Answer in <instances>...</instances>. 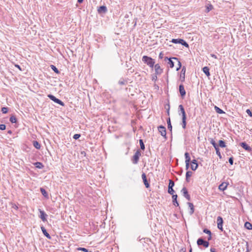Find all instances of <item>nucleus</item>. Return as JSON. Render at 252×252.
<instances>
[{
	"mask_svg": "<svg viewBox=\"0 0 252 252\" xmlns=\"http://www.w3.org/2000/svg\"><path fill=\"white\" fill-rule=\"evenodd\" d=\"M179 108L181 113L182 114V126L183 128L184 129H185L186 128V125H187V123H186L187 118H186V112H185L184 107L182 105H180L179 106Z\"/></svg>",
	"mask_w": 252,
	"mask_h": 252,
	"instance_id": "1",
	"label": "nucleus"
},
{
	"mask_svg": "<svg viewBox=\"0 0 252 252\" xmlns=\"http://www.w3.org/2000/svg\"><path fill=\"white\" fill-rule=\"evenodd\" d=\"M142 61L151 67H153L155 63L154 59L147 56L142 57Z\"/></svg>",
	"mask_w": 252,
	"mask_h": 252,
	"instance_id": "2",
	"label": "nucleus"
},
{
	"mask_svg": "<svg viewBox=\"0 0 252 252\" xmlns=\"http://www.w3.org/2000/svg\"><path fill=\"white\" fill-rule=\"evenodd\" d=\"M171 42L175 44H181L186 47H189V44L184 40L182 39H172Z\"/></svg>",
	"mask_w": 252,
	"mask_h": 252,
	"instance_id": "3",
	"label": "nucleus"
},
{
	"mask_svg": "<svg viewBox=\"0 0 252 252\" xmlns=\"http://www.w3.org/2000/svg\"><path fill=\"white\" fill-rule=\"evenodd\" d=\"M141 152L139 150H137L134 156L132 157V162L134 164H136L139 160V157L141 156Z\"/></svg>",
	"mask_w": 252,
	"mask_h": 252,
	"instance_id": "4",
	"label": "nucleus"
},
{
	"mask_svg": "<svg viewBox=\"0 0 252 252\" xmlns=\"http://www.w3.org/2000/svg\"><path fill=\"white\" fill-rule=\"evenodd\" d=\"M197 244L198 246L202 245L205 248H208L209 245V243L208 241H205L202 238H199L197 240Z\"/></svg>",
	"mask_w": 252,
	"mask_h": 252,
	"instance_id": "5",
	"label": "nucleus"
},
{
	"mask_svg": "<svg viewBox=\"0 0 252 252\" xmlns=\"http://www.w3.org/2000/svg\"><path fill=\"white\" fill-rule=\"evenodd\" d=\"M48 97L50 98L52 100L54 101L55 102L60 104L62 106H64V103L63 101H62L61 100H60L58 98H57L55 96L52 94H49L48 95Z\"/></svg>",
	"mask_w": 252,
	"mask_h": 252,
	"instance_id": "6",
	"label": "nucleus"
},
{
	"mask_svg": "<svg viewBox=\"0 0 252 252\" xmlns=\"http://www.w3.org/2000/svg\"><path fill=\"white\" fill-rule=\"evenodd\" d=\"M181 191L183 193V196L189 201L190 200V195L188 193V190L187 189L185 188V187H184Z\"/></svg>",
	"mask_w": 252,
	"mask_h": 252,
	"instance_id": "7",
	"label": "nucleus"
},
{
	"mask_svg": "<svg viewBox=\"0 0 252 252\" xmlns=\"http://www.w3.org/2000/svg\"><path fill=\"white\" fill-rule=\"evenodd\" d=\"M39 212L40 213V218L43 221H47V215L44 212V211L41 210V209H39Z\"/></svg>",
	"mask_w": 252,
	"mask_h": 252,
	"instance_id": "8",
	"label": "nucleus"
},
{
	"mask_svg": "<svg viewBox=\"0 0 252 252\" xmlns=\"http://www.w3.org/2000/svg\"><path fill=\"white\" fill-rule=\"evenodd\" d=\"M158 131L160 132V134L166 138V131L165 127L163 126H159L158 127Z\"/></svg>",
	"mask_w": 252,
	"mask_h": 252,
	"instance_id": "9",
	"label": "nucleus"
},
{
	"mask_svg": "<svg viewBox=\"0 0 252 252\" xmlns=\"http://www.w3.org/2000/svg\"><path fill=\"white\" fill-rule=\"evenodd\" d=\"M154 67H155V72H156V74L158 75V74H160L162 73L163 70L160 67V66L159 65V64H156Z\"/></svg>",
	"mask_w": 252,
	"mask_h": 252,
	"instance_id": "10",
	"label": "nucleus"
},
{
	"mask_svg": "<svg viewBox=\"0 0 252 252\" xmlns=\"http://www.w3.org/2000/svg\"><path fill=\"white\" fill-rule=\"evenodd\" d=\"M228 185V183L226 182H222L221 184H220L219 186V189L220 190L224 191L225 190Z\"/></svg>",
	"mask_w": 252,
	"mask_h": 252,
	"instance_id": "11",
	"label": "nucleus"
},
{
	"mask_svg": "<svg viewBox=\"0 0 252 252\" xmlns=\"http://www.w3.org/2000/svg\"><path fill=\"white\" fill-rule=\"evenodd\" d=\"M142 178L143 179L144 185H145V187L147 188H148L150 187V185H149L148 180L147 179L146 174H142Z\"/></svg>",
	"mask_w": 252,
	"mask_h": 252,
	"instance_id": "12",
	"label": "nucleus"
},
{
	"mask_svg": "<svg viewBox=\"0 0 252 252\" xmlns=\"http://www.w3.org/2000/svg\"><path fill=\"white\" fill-rule=\"evenodd\" d=\"M240 145L242 147H243L245 150L247 151L250 152L252 151V148L245 142H242L240 144Z\"/></svg>",
	"mask_w": 252,
	"mask_h": 252,
	"instance_id": "13",
	"label": "nucleus"
},
{
	"mask_svg": "<svg viewBox=\"0 0 252 252\" xmlns=\"http://www.w3.org/2000/svg\"><path fill=\"white\" fill-rule=\"evenodd\" d=\"M179 92L180 93L181 95L183 97L186 94V91L184 89V87L183 85H180L179 86Z\"/></svg>",
	"mask_w": 252,
	"mask_h": 252,
	"instance_id": "14",
	"label": "nucleus"
},
{
	"mask_svg": "<svg viewBox=\"0 0 252 252\" xmlns=\"http://www.w3.org/2000/svg\"><path fill=\"white\" fill-rule=\"evenodd\" d=\"M41 229L43 233V234L48 238L50 239L51 238L50 234L47 232L46 229L44 226L41 227Z\"/></svg>",
	"mask_w": 252,
	"mask_h": 252,
	"instance_id": "15",
	"label": "nucleus"
},
{
	"mask_svg": "<svg viewBox=\"0 0 252 252\" xmlns=\"http://www.w3.org/2000/svg\"><path fill=\"white\" fill-rule=\"evenodd\" d=\"M198 167V164L196 161V160H194L191 162L190 164V167L192 170H195L197 169Z\"/></svg>",
	"mask_w": 252,
	"mask_h": 252,
	"instance_id": "16",
	"label": "nucleus"
},
{
	"mask_svg": "<svg viewBox=\"0 0 252 252\" xmlns=\"http://www.w3.org/2000/svg\"><path fill=\"white\" fill-rule=\"evenodd\" d=\"M164 60H168V64L170 68H173L174 67V62L172 60V59H169L167 57H165Z\"/></svg>",
	"mask_w": 252,
	"mask_h": 252,
	"instance_id": "17",
	"label": "nucleus"
},
{
	"mask_svg": "<svg viewBox=\"0 0 252 252\" xmlns=\"http://www.w3.org/2000/svg\"><path fill=\"white\" fill-rule=\"evenodd\" d=\"M188 205L189 206V207L190 209L189 214L190 215H192L193 214L194 209V206L192 203L188 202Z\"/></svg>",
	"mask_w": 252,
	"mask_h": 252,
	"instance_id": "18",
	"label": "nucleus"
},
{
	"mask_svg": "<svg viewBox=\"0 0 252 252\" xmlns=\"http://www.w3.org/2000/svg\"><path fill=\"white\" fill-rule=\"evenodd\" d=\"M177 195L175 194V195H172L173 203V205H175V206H178L179 205V204L177 200Z\"/></svg>",
	"mask_w": 252,
	"mask_h": 252,
	"instance_id": "19",
	"label": "nucleus"
},
{
	"mask_svg": "<svg viewBox=\"0 0 252 252\" xmlns=\"http://www.w3.org/2000/svg\"><path fill=\"white\" fill-rule=\"evenodd\" d=\"M203 232H204V233H206V234L209 235V236H208L207 239H208V241L211 240V239H212L211 231L209 230L208 229L205 228V229H204Z\"/></svg>",
	"mask_w": 252,
	"mask_h": 252,
	"instance_id": "20",
	"label": "nucleus"
},
{
	"mask_svg": "<svg viewBox=\"0 0 252 252\" xmlns=\"http://www.w3.org/2000/svg\"><path fill=\"white\" fill-rule=\"evenodd\" d=\"M203 72L207 75V76L209 77L210 76L209 68L207 66H205L203 68Z\"/></svg>",
	"mask_w": 252,
	"mask_h": 252,
	"instance_id": "21",
	"label": "nucleus"
},
{
	"mask_svg": "<svg viewBox=\"0 0 252 252\" xmlns=\"http://www.w3.org/2000/svg\"><path fill=\"white\" fill-rule=\"evenodd\" d=\"M185 158H186V165L188 166L189 164V162L190 161V159L189 154L187 152L185 153Z\"/></svg>",
	"mask_w": 252,
	"mask_h": 252,
	"instance_id": "22",
	"label": "nucleus"
},
{
	"mask_svg": "<svg viewBox=\"0 0 252 252\" xmlns=\"http://www.w3.org/2000/svg\"><path fill=\"white\" fill-rule=\"evenodd\" d=\"M205 7L206 12L207 13L209 12L210 11L212 10L214 8L213 5L210 3L207 4Z\"/></svg>",
	"mask_w": 252,
	"mask_h": 252,
	"instance_id": "23",
	"label": "nucleus"
},
{
	"mask_svg": "<svg viewBox=\"0 0 252 252\" xmlns=\"http://www.w3.org/2000/svg\"><path fill=\"white\" fill-rule=\"evenodd\" d=\"M106 11H107V8L105 6H101L98 9V12L99 13H100L101 12L105 13Z\"/></svg>",
	"mask_w": 252,
	"mask_h": 252,
	"instance_id": "24",
	"label": "nucleus"
},
{
	"mask_svg": "<svg viewBox=\"0 0 252 252\" xmlns=\"http://www.w3.org/2000/svg\"><path fill=\"white\" fill-rule=\"evenodd\" d=\"M245 227L248 230L252 229V224L248 221L245 222Z\"/></svg>",
	"mask_w": 252,
	"mask_h": 252,
	"instance_id": "25",
	"label": "nucleus"
},
{
	"mask_svg": "<svg viewBox=\"0 0 252 252\" xmlns=\"http://www.w3.org/2000/svg\"><path fill=\"white\" fill-rule=\"evenodd\" d=\"M33 145L37 149H40V144L37 141H33Z\"/></svg>",
	"mask_w": 252,
	"mask_h": 252,
	"instance_id": "26",
	"label": "nucleus"
},
{
	"mask_svg": "<svg viewBox=\"0 0 252 252\" xmlns=\"http://www.w3.org/2000/svg\"><path fill=\"white\" fill-rule=\"evenodd\" d=\"M40 191L42 193V194L45 197H48V193L47 192V191L45 190V189H44L43 188H40Z\"/></svg>",
	"mask_w": 252,
	"mask_h": 252,
	"instance_id": "27",
	"label": "nucleus"
},
{
	"mask_svg": "<svg viewBox=\"0 0 252 252\" xmlns=\"http://www.w3.org/2000/svg\"><path fill=\"white\" fill-rule=\"evenodd\" d=\"M172 59H173L174 60H176L178 64V66L177 67L176 70H179L180 69V68L181 67V62L178 60V59L177 58H173Z\"/></svg>",
	"mask_w": 252,
	"mask_h": 252,
	"instance_id": "28",
	"label": "nucleus"
},
{
	"mask_svg": "<svg viewBox=\"0 0 252 252\" xmlns=\"http://www.w3.org/2000/svg\"><path fill=\"white\" fill-rule=\"evenodd\" d=\"M215 109L216 111L219 114H222L224 113L222 110H221V109H220V108L216 106H215Z\"/></svg>",
	"mask_w": 252,
	"mask_h": 252,
	"instance_id": "29",
	"label": "nucleus"
},
{
	"mask_svg": "<svg viewBox=\"0 0 252 252\" xmlns=\"http://www.w3.org/2000/svg\"><path fill=\"white\" fill-rule=\"evenodd\" d=\"M219 146L221 148H224L226 147L225 142L222 140H219Z\"/></svg>",
	"mask_w": 252,
	"mask_h": 252,
	"instance_id": "30",
	"label": "nucleus"
},
{
	"mask_svg": "<svg viewBox=\"0 0 252 252\" xmlns=\"http://www.w3.org/2000/svg\"><path fill=\"white\" fill-rule=\"evenodd\" d=\"M167 123L168 129H169L170 131H171L172 130V126H171V124L170 122V118H168V119L167 121Z\"/></svg>",
	"mask_w": 252,
	"mask_h": 252,
	"instance_id": "31",
	"label": "nucleus"
},
{
	"mask_svg": "<svg viewBox=\"0 0 252 252\" xmlns=\"http://www.w3.org/2000/svg\"><path fill=\"white\" fill-rule=\"evenodd\" d=\"M10 121L12 123H16V122H17V119L14 116H12L10 118Z\"/></svg>",
	"mask_w": 252,
	"mask_h": 252,
	"instance_id": "32",
	"label": "nucleus"
},
{
	"mask_svg": "<svg viewBox=\"0 0 252 252\" xmlns=\"http://www.w3.org/2000/svg\"><path fill=\"white\" fill-rule=\"evenodd\" d=\"M35 165L36 167L38 168H42L43 167V165H42V164L39 162H36L35 163Z\"/></svg>",
	"mask_w": 252,
	"mask_h": 252,
	"instance_id": "33",
	"label": "nucleus"
},
{
	"mask_svg": "<svg viewBox=\"0 0 252 252\" xmlns=\"http://www.w3.org/2000/svg\"><path fill=\"white\" fill-rule=\"evenodd\" d=\"M215 149L216 150L217 155L219 157V158H221V156L220 153V152L219 147H216V148H215Z\"/></svg>",
	"mask_w": 252,
	"mask_h": 252,
	"instance_id": "34",
	"label": "nucleus"
},
{
	"mask_svg": "<svg viewBox=\"0 0 252 252\" xmlns=\"http://www.w3.org/2000/svg\"><path fill=\"white\" fill-rule=\"evenodd\" d=\"M139 143H140L141 149H142L143 150H144L145 149V146H144V143L143 142V140L142 139H140L139 140Z\"/></svg>",
	"mask_w": 252,
	"mask_h": 252,
	"instance_id": "35",
	"label": "nucleus"
},
{
	"mask_svg": "<svg viewBox=\"0 0 252 252\" xmlns=\"http://www.w3.org/2000/svg\"><path fill=\"white\" fill-rule=\"evenodd\" d=\"M217 223H223L222 218L220 216L217 218Z\"/></svg>",
	"mask_w": 252,
	"mask_h": 252,
	"instance_id": "36",
	"label": "nucleus"
},
{
	"mask_svg": "<svg viewBox=\"0 0 252 252\" xmlns=\"http://www.w3.org/2000/svg\"><path fill=\"white\" fill-rule=\"evenodd\" d=\"M168 192L169 193H170V194H172V195H174V190L173 189V188H171V187L170 188H168Z\"/></svg>",
	"mask_w": 252,
	"mask_h": 252,
	"instance_id": "37",
	"label": "nucleus"
},
{
	"mask_svg": "<svg viewBox=\"0 0 252 252\" xmlns=\"http://www.w3.org/2000/svg\"><path fill=\"white\" fill-rule=\"evenodd\" d=\"M174 186V183L172 180H169L168 188H173Z\"/></svg>",
	"mask_w": 252,
	"mask_h": 252,
	"instance_id": "38",
	"label": "nucleus"
},
{
	"mask_svg": "<svg viewBox=\"0 0 252 252\" xmlns=\"http://www.w3.org/2000/svg\"><path fill=\"white\" fill-rule=\"evenodd\" d=\"M52 69L57 73H59V71L58 69L53 65H51Z\"/></svg>",
	"mask_w": 252,
	"mask_h": 252,
	"instance_id": "39",
	"label": "nucleus"
},
{
	"mask_svg": "<svg viewBox=\"0 0 252 252\" xmlns=\"http://www.w3.org/2000/svg\"><path fill=\"white\" fill-rule=\"evenodd\" d=\"M1 111L3 113L6 114L7 113L8 109L7 107H2L1 108Z\"/></svg>",
	"mask_w": 252,
	"mask_h": 252,
	"instance_id": "40",
	"label": "nucleus"
},
{
	"mask_svg": "<svg viewBox=\"0 0 252 252\" xmlns=\"http://www.w3.org/2000/svg\"><path fill=\"white\" fill-rule=\"evenodd\" d=\"M211 143L213 145L215 148H216V147H218V146L217 145L215 141L213 139H212L211 141Z\"/></svg>",
	"mask_w": 252,
	"mask_h": 252,
	"instance_id": "41",
	"label": "nucleus"
},
{
	"mask_svg": "<svg viewBox=\"0 0 252 252\" xmlns=\"http://www.w3.org/2000/svg\"><path fill=\"white\" fill-rule=\"evenodd\" d=\"M77 249H78V250L82 251L84 252H89L88 250L87 249L84 248H78Z\"/></svg>",
	"mask_w": 252,
	"mask_h": 252,
	"instance_id": "42",
	"label": "nucleus"
},
{
	"mask_svg": "<svg viewBox=\"0 0 252 252\" xmlns=\"http://www.w3.org/2000/svg\"><path fill=\"white\" fill-rule=\"evenodd\" d=\"M222 224L223 223H217V224H218V228L221 231L223 230Z\"/></svg>",
	"mask_w": 252,
	"mask_h": 252,
	"instance_id": "43",
	"label": "nucleus"
},
{
	"mask_svg": "<svg viewBox=\"0 0 252 252\" xmlns=\"http://www.w3.org/2000/svg\"><path fill=\"white\" fill-rule=\"evenodd\" d=\"M186 180L188 182H189V179L191 177L192 174H186Z\"/></svg>",
	"mask_w": 252,
	"mask_h": 252,
	"instance_id": "44",
	"label": "nucleus"
},
{
	"mask_svg": "<svg viewBox=\"0 0 252 252\" xmlns=\"http://www.w3.org/2000/svg\"><path fill=\"white\" fill-rule=\"evenodd\" d=\"M6 128V126L5 125L1 124L0 125V130H4Z\"/></svg>",
	"mask_w": 252,
	"mask_h": 252,
	"instance_id": "45",
	"label": "nucleus"
},
{
	"mask_svg": "<svg viewBox=\"0 0 252 252\" xmlns=\"http://www.w3.org/2000/svg\"><path fill=\"white\" fill-rule=\"evenodd\" d=\"M246 112L250 117H252V112L250 109H247Z\"/></svg>",
	"mask_w": 252,
	"mask_h": 252,
	"instance_id": "46",
	"label": "nucleus"
},
{
	"mask_svg": "<svg viewBox=\"0 0 252 252\" xmlns=\"http://www.w3.org/2000/svg\"><path fill=\"white\" fill-rule=\"evenodd\" d=\"M80 137V134H75L73 136V138L74 139H77Z\"/></svg>",
	"mask_w": 252,
	"mask_h": 252,
	"instance_id": "47",
	"label": "nucleus"
},
{
	"mask_svg": "<svg viewBox=\"0 0 252 252\" xmlns=\"http://www.w3.org/2000/svg\"><path fill=\"white\" fill-rule=\"evenodd\" d=\"M229 162L230 163V164L231 165H232L233 164V158H230L229 159Z\"/></svg>",
	"mask_w": 252,
	"mask_h": 252,
	"instance_id": "48",
	"label": "nucleus"
},
{
	"mask_svg": "<svg viewBox=\"0 0 252 252\" xmlns=\"http://www.w3.org/2000/svg\"><path fill=\"white\" fill-rule=\"evenodd\" d=\"M210 252H217L216 251V249L215 248H211Z\"/></svg>",
	"mask_w": 252,
	"mask_h": 252,
	"instance_id": "49",
	"label": "nucleus"
},
{
	"mask_svg": "<svg viewBox=\"0 0 252 252\" xmlns=\"http://www.w3.org/2000/svg\"><path fill=\"white\" fill-rule=\"evenodd\" d=\"M211 56L212 57H213L214 59H217V56L214 54H211Z\"/></svg>",
	"mask_w": 252,
	"mask_h": 252,
	"instance_id": "50",
	"label": "nucleus"
},
{
	"mask_svg": "<svg viewBox=\"0 0 252 252\" xmlns=\"http://www.w3.org/2000/svg\"><path fill=\"white\" fill-rule=\"evenodd\" d=\"M15 66V67L18 68L19 70H21V68L20 66L19 65L16 64Z\"/></svg>",
	"mask_w": 252,
	"mask_h": 252,
	"instance_id": "51",
	"label": "nucleus"
},
{
	"mask_svg": "<svg viewBox=\"0 0 252 252\" xmlns=\"http://www.w3.org/2000/svg\"><path fill=\"white\" fill-rule=\"evenodd\" d=\"M180 252H186V249H181L180 250Z\"/></svg>",
	"mask_w": 252,
	"mask_h": 252,
	"instance_id": "52",
	"label": "nucleus"
},
{
	"mask_svg": "<svg viewBox=\"0 0 252 252\" xmlns=\"http://www.w3.org/2000/svg\"><path fill=\"white\" fill-rule=\"evenodd\" d=\"M13 208H14L16 209H18V207L15 204L13 206Z\"/></svg>",
	"mask_w": 252,
	"mask_h": 252,
	"instance_id": "53",
	"label": "nucleus"
},
{
	"mask_svg": "<svg viewBox=\"0 0 252 252\" xmlns=\"http://www.w3.org/2000/svg\"><path fill=\"white\" fill-rule=\"evenodd\" d=\"M79 3H82L83 1V0H77Z\"/></svg>",
	"mask_w": 252,
	"mask_h": 252,
	"instance_id": "54",
	"label": "nucleus"
},
{
	"mask_svg": "<svg viewBox=\"0 0 252 252\" xmlns=\"http://www.w3.org/2000/svg\"><path fill=\"white\" fill-rule=\"evenodd\" d=\"M182 71H184V72H185V67H183V68L182 69Z\"/></svg>",
	"mask_w": 252,
	"mask_h": 252,
	"instance_id": "55",
	"label": "nucleus"
},
{
	"mask_svg": "<svg viewBox=\"0 0 252 252\" xmlns=\"http://www.w3.org/2000/svg\"><path fill=\"white\" fill-rule=\"evenodd\" d=\"M182 71H184V72H185V67H183V68L182 69Z\"/></svg>",
	"mask_w": 252,
	"mask_h": 252,
	"instance_id": "56",
	"label": "nucleus"
},
{
	"mask_svg": "<svg viewBox=\"0 0 252 252\" xmlns=\"http://www.w3.org/2000/svg\"><path fill=\"white\" fill-rule=\"evenodd\" d=\"M159 57H160V58H162L161 53H160V55H159Z\"/></svg>",
	"mask_w": 252,
	"mask_h": 252,
	"instance_id": "57",
	"label": "nucleus"
},
{
	"mask_svg": "<svg viewBox=\"0 0 252 252\" xmlns=\"http://www.w3.org/2000/svg\"><path fill=\"white\" fill-rule=\"evenodd\" d=\"M189 252H192L191 248H190V249L189 250Z\"/></svg>",
	"mask_w": 252,
	"mask_h": 252,
	"instance_id": "58",
	"label": "nucleus"
}]
</instances>
